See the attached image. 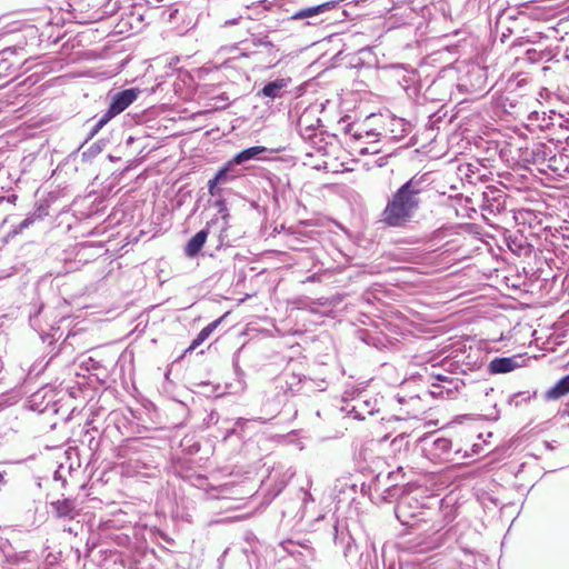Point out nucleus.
Wrapping results in <instances>:
<instances>
[{
	"instance_id": "obj_1",
	"label": "nucleus",
	"mask_w": 569,
	"mask_h": 569,
	"mask_svg": "<svg viewBox=\"0 0 569 569\" xmlns=\"http://www.w3.org/2000/svg\"><path fill=\"white\" fill-rule=\"evenodd\" d=\"M430 184L429 172L412 176L392 193L381 213V221L391 228L405 227L421 208Z\"/></svg>"
},
{
	"instance_id": "obj_2",
	"label": "nucleus",
	"mask_w": 569,
	"mask_h": 569,
	"mask_svg": "<svg viewBox=\"0 0 569 569\" xmlns=\"http://www.w3.org/2000/svg\"><path fill=\"white\" fill-rule=\"evenodd\" d=\"M29 322L31 328L39 333L43 343L49 348V359L46 361L47 367L60 352L61 347H57L56 333L60 330L58 326L57 316H53V310H48L43 303L32 305L29 311Z\"/></svg>"
},
{
	"instance_id": "obj_3",
	"label": "nucleus",
	"mask_w": 569,
	"mask_h": 569,
	"mask_svg": "<svg viewBox=\"0 0 569 569\" xmlns=\"http://www.w3.org/2000/svg\"><path fill=\"white\" fill-rule=\"evenodd\" d=\"M333 542L342 549L343 557L350 562L359 558L360 569H378L376 550L361 551L353 537L346 528H340L336 522L333 525Z\"/></svg>"
},
{
	"instance_id": "obj_4",
	"label": "nucleus",
	"mask_w": 569,
	"mask_h": 569,
	"mask_svg": "<svg viewBox=\"0 0 569 569\" xmlns=\"http://www.w3.org/2000/svg\"><path fill=\"white\" fill-rule=\"evenodd\" d=\"M307 380L306 377L298 375H290L284 380L279 379L276 386V393L272 399L267 398L262 403V410L269 413L271 417L277 416L280 412L282 405L287 401V396H291L300 392L302 389V381Z\"/></svg>"
},
{
	"instance_id": "obj_5",
	"label": "nucleus",
	"mask_w": 569,
	"mask_h": 569,
	"mask_svg": "<svg viewBox=\"0 0 569 569\" xmlns=\"http://www.w3.org/2000/svg\"><path fill=\"white\" fill-rule=\"evenodd\" d=\"M403 486L395 483L383 490L382 498L387 501L398 499L395 508L396 517L402 525H410L409 518H415L416 513L411 510L410 498L403 496Z\"/></svg>"
},
{
	"instance_id": "obj_6",
	"label": "nucleus",
	"mask_w": 569,
	"mask_h": 569,
	"mask_svg": "<svg viewBox=\"0 0 569 569\" xmlns=\"http://www.w3.org/2000/svg\"><path fill=\"white\" fill-rule=\"evenodd\" d=\"M239 166L233 162L232 159L227 161L208 181V192L212 197H217L220 194L221 189L219 186L227 184L229 182H232L233 180L241 177V170L238 168Z\"/></svg>"
},
{
	"instance_id": "obj_7",
	"label": "nucleus",
	"mask_w": 569,
	"mask_h": 569,
	"mask_svg": "<svg viewBox=\"0 0 569 569\" xmlns=\"http://www.w3.org/2000/svg\"><path fill=\"white\" fill-rule=\"evenodd\" d=\"M423 450L427 457L432 461H449L452 453V442L445 437L426 439Z\"/></svg>"
},
{
	"instance_id": "obj_8",
	"label": "nucleus",
	"mask_w": 569,
	"mask_h": 569,
	"mask_svg": "<svg viewBox=\"0 0 569 569\" xmlns=\"http://www.w3.org/2000/svg\"><path fill=\"white\" fill-rule=\"evenodd\" d=\"M336 6V1H327L317 6L301 8L291 16V20H306L308 26H317L325 21L323 14Z\"/></svg>"
},
{
	"instance_id": "obj_9",
	"label": "nucleus",
	"mask_w": 569,
	"mask_h": 569,
	"mask_svg": "<svg viewBox=\"0 0 569 569\" xmlns=\"http://www.w3.org/2000/svg\"><path fill=\"white\" fill-rule=\"evenodd\" d=\"M140 89L128 88L121 91L108 93L109 108L118 116L132 104L140 94Z\"/></svg>"
},
{
	"instance_id": "obj_10",
	"label": "nucleus",
	"mask_w": 569,
	"mask_h": 569,
	"mask_svg": "<svg viewBox=\"0 0 569 569\" xmlns=\"http://www.w3.org/2000/svg\"><path fill=\"white\" fill-rule=\"evenodd\" d=\"M482 211L496 216L506 209V196L496 188H488L481 196Z\"/></svg>"
},
{
	"instance_id": "obj_11",
	"label": "nucleus",
	"mask_w": 569,
	"mask_h": 569,
	"mask_svg": "<svg viewBox=\"0 0 569 569\" xmlns=\"http://www.w3.org/2000/svg\"><path fill=\"white\" fill-rule=\"evenodd\" d=\"M519 356L496 357L488 365V372L491 375L507 373L520 367Z\"/></svg>"
},
{
	"instance_id": "obj_12",
	"label": "nucleus",
	"mask_w": 569,
	"mask_h": 569,
	"mask_svg": "<svg viewBox=\"0 0 569 569\" xmlns=\"http://www.w3.org/2000/svg\"><path fill=\"white\" fill-rule=\"evenodd\" d=\"M129 466L137 473L148 475L149 470L158 468V462L152 456L151 451H143L136 458H131L129 460Z\"/></svg>"
},
{
	"instance_id": "obj_13",
	"label": "nucleus",
	"mask_w": 569,
	"mask_h": 569,
	"mask_svg": "<svg viewBox=\"0 0 569 569\" xmlns=\"http://www.w3.org/2000/svg\"><path fill=\"white\" fill-rule=\"evenodd\" d=\"M290 81V78H278L276 80L269 81L262 87L261 90L258 91L257 96L270 98L272 100L276 98H281Z\"/></svg>"
},
{
	"instance_id": "obj_14",
	"label": "nucleus",
	"mask_w": 569,
	"mask_h": 569,
	"mask_svg": "<svg viewBox=\"0 0 569 569\" xmlns=\"http://www.w3.org/2000/svg\"><path fill=\"white\" fill-rule=\"evenodd\" d=\"M52 513L59 519L71 520L77 516L76 505L72 499L64 498L50 503Z\"/></svg>"
},
{
	"instance_id": "obj_15",
	"label": "nucleus",
	"mask_w": 569,
	"mask_h": 569,
	"mask_svg": "<svg viewBox=\"0 0 569 569\" xmlns=\"http://www.w3.org/2000/svg\"><path fill=\"white\" fill-rule=\"evenodd\" d=\"M209 231L207 228H204L199 230L194 236H192L184 247V254L188 258L197 257L201 251L202 247L204 246Z\"/></svg>"
},
{
	"instance_id": "obj_16",
	"label": "nucleus",
	"mask_w": 569,
	"mask_h": 569,
	"mask_svg": "<svg viewBox=\"0 0 569 569\" xmlns=\"http://www.w3.org/2000/svg\"><path fill=\"white\" fill-rule=\"evenodd\" d=\"M267 152V148L262 146H253L246 148L236 153L231 159L238 166H242L251 160H259L261 156Z\"/></svg>"
},
{
	"instance_id": "obj_17",
	"label": "nucleus",
	"mask_w": 569,
	"mask_h": 569,
	"mask_svg": "<svg viewBox=\"0 0 569 569\" xmlns=\"http://www.w3.org/2000/svg\"><path fill=\"white\" fill-rule=\"evenodd\" d=\"M222 318H219L209 325H207L204 328L201 329V331L197 335V337L192 340L190 346L186 349L184 353L191 352L194 349H197L200 345H202L210 335L217 329V327L221 323Z\"/></svg>"
},
{
	"instance_id": "obj_18",
	"label": "nucleus",
	"mask_w": 569,
	"mask_h": 569,
	"mask_svg": "<svg viewBox=\"0 0 569 569\" xmlns=\"http://www.w3.org/2000/svg\"><path fill=\"white\" fill-rule=\"evenodd\" d=\"M568 393H569V375L562 377L560 380H558L556 382V385L553 387L548 389L545 393V399L548 401L558 400Z\"/></svg>"
},
{
	"instance_id": "obj_19",
	"label": "nucleus",
	"mask_w": 569,
	"mask_h": 569,
	"mask_svg": "<svg viewBox=\"0 0 569 569\" xmlns=\"http://www.w3.org/2000/svg\"><path fill=\"white\" fill-rule=\"evenodd\" d=\"M118 0H108L104 1L103 7L99 8L94 12H92L89 18L93 20H101L107 16L113 14L119 9Z\"/></svg>"
},
{
	"instance_id": "obj_20",
	"label": "nucleus",
	"mask_w": 569,
	"mask_h": 569,
	"mask_svg": "<svg viewBox=\"0 0 569 569\" xmlns=\"http://www.w3.org/2000/svg\"><path fill=\"white\" fill-rule=\"evenodd\" d=\"M375 408L371 406L370 400H357V405L352 406L350 412L355 413V418L363 420L366 415H373Z\"/></svg>"
},
{
	"instance_id": "obj_21",
	"label": "nucleus",
	"mask_w": 569,
	"mask_h": 569,
	"mask_svg": "<svg viewBox=\"0 0 569 569\" xmlns=\"http://www.w3.org/2000/svg\"><path fill=\"white\" fill-rule=\"evenodd\" d=\"M106 147L104 140H98L82 151L81 157L84 161H89L97 157Z\"/></svg>"
},
{
	"instance_id": "obj_22",
	"label": "nucleus",
	"mask_w": 569,
	"mask_h": 569,
	"mask_svg": "<svg viewBox=\"0 0 569 569\" xmlns=\"http://www.w3.org/2000/svg\"><path fill=\"white\" fill-rule=\"evenodd\" d=\"M533 396H535V392L530 393L529 391L516 392L510 396L509 403L515 405L516 407H519L522 403L529 401Z\"/></svg>"
},
{
	"instance_id": "obj_23",
	"label": "nucleus",
	"mask_w": 569,
	"mask_h": 569,
	"mask_svg": "<svg viewBox=\"0 0 569 569\" xmlns=\"http://www.w3.org/2000/svg\"><path fill=\"white\" fill-rule=\"evenodd\" d=\"M382 563L383 569H399L400 566L405 565L397 561L395 555L389 556L386 548L382 549Z\"/></svg>"
},
{
	"instance_id": "obj_24",
	"label": "nucleus",
	"mask_w": 569,
	"mask_h": 569,
	"mask_svg": "<svg viewBox=\"0 0 569 569\" xmlns=\"http://www.w3.org/2000/svg\"><path fill=\"white\" fill-rule=\"evenodd\" d=\"M212 206L217 209L218 214L221 217V219L227 223L229 218L227 201L222 198L216 199Z\"/></svg>"
},
{
	"instance_id": "obj_25",
	"label": "nucleus",
	"mask_w": 569,
	"mask_h": 569,
	"mask_svg": "<svg viewBox=\"0 0 569 569\" xmlns=\"http://www.w3.org/2000/svg\"><path fill=\"white\" fill-rule=\"evenodd\" d=\"M104 0H81L79 3V7L81 10L84 7L92 8L93 12L98 10L99 8L103 7Z\"/></svg>"
},
{
	"instance_id": "obj_26",
	"label": "nucleus",
	"mask_w": 569,
	"mask_h": 569,
	"mask_svg": "<svg viewBox=\"0 0 569 569\" xmlns=\"http://www.w3.org/2000/svg\"><path fill=\"white\" fill-rule=\"evenodd\" d=\"M236 375L238 377V381H237V385L234 386L232 392H241L246 389V382L243 380V372L240 371L239 368H236Z\"/></svg>"
},
{
	"instance_id": "obj_27",
	"label": "nucleus",
	"mask_w": 569,
	"mask_h": 569,
	"mask_svg": "<svg viewBox=\"0 0 569 569\" xmlns=\"http://www.w3.org/2000/svg\"><path fill=\"white\" fill-rule=\"evenodd\" d=\"M40 216H37L36 213H32L30 216H28L26 219H23L20 223H19V231H22L23 229H27L29 226H31L36 218H39ZM16 232H18V230H16Z\"/></svg>"
},
{
	"instance_id": "obj_28",
	"label": "nucleus",
	"mask_w": 569,
	"mask_h": 569,
	"mask_svg": "<svg viewBox=\"0 0 569 569\" xmlns=\"http://www.w3.org/2000/svg\"><path fill=\"white\" fill-rule=\"evenodd\" d=\"M117 114L108 107L107 111L98 119L103 127Z\"/></svg>"
},
{
	"instance_id": "obj_29",
	"label": "nucleus",
	"mask_w": 569,
	"mask_h": 569,
	"mask_svg": "<svg viewBox=\"0 0 569 569\" xmlns=\"http://www.w3.org/2000/svg\"><path fill=\"white\" fill-rule=\"evenodd\" d=\"M253 43L256 46H263V47L270 48V49L274 48L273 43L268 40V37L257 38L253 40Z\"/></svg>"
},
{
	"instance_id": "obj_30",
	"label": "nucleus",
	"mask_w": 569,
	"mask_h": 569,
	"mask_svg": "<svg viewBox=\"0 0 569 569\" xmlns=\"http://www.w3.org/2000/svg\"><path fill=\"white\" fill-rule=\"evenodd\" d=\"M102 128H103V124H101L100 121L97 120V122L90 129V132L87 137V141L92 139Z\"/></svg>"
},
{
	"instance_id": "obj_31",
	"label": "nucleus",
	"mask_w": 569,
	"mask_h": 569,
	"mask_svg": "<svg viewBox=\"0 0 569 569\" xmlns=\"http://www.w3.org/2000/svg\"><path fill=\"white\" fill-rule=\"evenodd\" d=\"M482 450H483L482 445H480V443H475V445H472V447H471V453H469L468 451H466V452H465V457H470L471 455H479V453H481V452H482Z\"/></svg>"
},
{
	"instance_id": "obj_32",
	"label": "nucleus",
	"mask_w": 569,
	"mask_h": 569,
	"mask_svg": "<svg viewBox=\"0 0 569 569\" xmlns=\"http://www.w3.org/2000/svg\"><path fill=\"white\" fill-rule=\"evenodd\" d=\"M399 569H425L422 565L406 562L403 566H400Z\"/></svg>"
},
{
	"instance_id": "obj_33",
	"label": "nucleus",
	"mask_w": 569,
	"mask_h": 569,
	"mask_svg": "<svg viewBox=\"0 0 569 569\" xmlns=\"http://www.w3.org/2000/svg\"><path fill=\"white\" fill-rule=\"evenodd\" d=\"M396 123L401 126V136H403L408 132L409 123L406 122L403 119L396 120Z\"/></svg>"
},
{
	"instance_id": "obj_34",
	"label": "nucleus",
	"mask_w": 569,
	"mask_h": 569,
	"mask_svg": "<svg viewBox=\"0 0 569 569\" xmlns=\"http://www.w3.org/2000/svg\"><path fill=\"white\" fill-rule=\"evenodd\" d=\"M436 379H437L439 382H441V383H449V385H451V383L453 382V381H452V379H450V378H449V377H447V376H442V375L437 376V377H436Z\"/></svg>"
},
{
	"instance_id": "obj_35",
	"label": "nucleus",
	"mask_w": 569,
	"mask_h": 569,
	"mask_svg": "<svg viewBox=\"0 0 569 569\" xmlns=\"http://www.w3.org/2000/svg\"><path fill=\"white\" fill-rule=\"evenodd\" d=\"M355 130H356V126L353 123H348L345 127V132L347 134H350L351 137H352V133L355 132Z\"/></svg>"
},
{
	"instance_id": "obj_36",
	"label": "nucleus",
	"mask_w": 569,
	"mask_h": 569,
	"mask_svg": "<svg viewBox=\"0 0 569 569\" xmlns=\"http://www.w3.org/2000/svg\"><path fill=\"white\" fill-rule=\"evenodd\" d=\"M365 131H359L358 129L355 130V132L352 133V138L355 140H361L365 138Z\"/></svg>"
},
{
	"instance_id": "obj_37",
	"label": "nucleus",
	"mask_w": 569,
	"mask_h": 569,
	"mask_svg": "<svg viewBox=\"0 0 569 569\" xmlns=\"http://www.w3.org/2000/svg\"><path fill=\"white\" fill-rule=\"evenodd\" d=\"M365 138L370 140V139H373L375 137H377V133L375 131H369V130H366L365 131Z\"/></svg>"
},
{
	"instance_id": "obj_38",
	"label": "nucleus",
	"mask_w": 569,
	"mask_h": 569,
	"mask_svg": "<svg viewBox=\"0 0 569 569\" xmlns=\"http://www.w3.org/2000/svg\"><path fill=\"white\" fill-rule=\"evenodd\" d=\"M16 52V47H7L4 48L1 53L2 54H6V53H14Z\"/></svg>"
},
{
	"instance_id": "obj_39",
	"label": "nucleus",
	"mask_w": 569,
	"mask_h": 569,
	"mask_svg": "<svg viewBox=\"0 0 569 569\" xmlns=\"http://www.w3.org/2000/svg\"><path fill=\"white\" fill-rule=\"evenodd\" d=\"M60 469H62V466H60L59 469L54 471V475H53V479L54 480H62V476L60 473Z\"/></svg>"
},
{
	"instance_id": "obj_40",
	"label": "nucleus",
	"mask_w": 569,
	"mask_h": 569,
	"mask_svg": "<svg viewBox=\"0 0 569 569\" xmlns=\"http://www.w3.org/2000/svg\"><path fill=\"white\" fill-rule=\"evenodd\" d=\"M246 422H247V420L244 418H238L236 421V426L242 428Z\"/></svg>"
},
{
	"instance_id": "obj_41",
	"label": "nucleus",
	"mask_w": 569,
	"mask_h": 569,
	"mask_svg": "<svg viewBox=\"0 0 569 569\" xmlns=\"http://www.w3.org/2000/svg\"><path fill=\"white\" fill-rule=\"evenodd\" d=\"M236 432V429L234 428H231L229 430H227L224 437H223V440H227L231 435H233Z\"/></svg>"
},
{
	"instance_id": "obj_42",
	"label": "nucleus",
	"mask_w": 569,
	"mask_h": 569,
	"mask_svg": "<svg viewBox=\"0 0 569 569\" xmlns=\"http://www.w3.org/2000/svg\"><path fill=\"white\" fill-rule=\"evenodd\" d=\"M376 152H377V150L369 151V149H368V148H362V149L360 150V153H361V154H366V153H376Z\"/></svg>"
},
{
	"instance_id": "obj_43",
	"label": "nucleus",
	"mask_w": 569,
	"mask_h": 569,
	"mask_svg": "<svg viewBox=\"0 0 569 569\" xmlns=\"http://www.w3.org/2000/svg\"><path fill=\"white\" fill-rule=\"evenodd\" d=\"M305 502L309 501V500H313L311 495L309 492H306L305 493V498H303Z\"/></svg>"
},
{
	"instance_id": "obj_44",
	"label": "nucleus",
	"mask_w": 569,
	"mask_h": 569,
	"mask_svg": "<svg viewBox=\"0 0 569 569\" xmlns=\"http://www.w3.org/2000/svg\"><path fill=\"white\" fill-rule=\"evenodd\" d=\"M306 121V114H303L300 119H299V126L301 127L303 124V122Z\"/></svg>"
},
{
	"instance_id": "obj_45",
	"label": "nucleus",
	"mask_w": 569,
	"mask_h": 569,
	"mask_svg": "<svg viewBox=\"0 0 569 569\" xmlns=\"http://www.w3.org/2000/svg\"><path fill=\"white\" fill-rule=\"evenodd\" d=\"M4 482V477H3V473L0 472V483H3Z\"/></svg>"
},
{
	"instance_id": "obj_46",
	"label": "nucleus",
	"mask_w": 569,
	"mask_h": 569,
	"mask_svg": "<svg viewBox=\"0 0 569 569\" xmlns=\"http://www.w3.org/2000/svg\"><path fill=\"white\" fill-rule=\"evenodd\" d=\"M6 33V31L0 30V38H2Z\"/></svg>"
},
{
	"instance_id": "obj_47",
	"label": "nucleus",
	"mask_w": 569,
	"mask_h": 569,
	"mask_svg": "<svg viewBox=\"0 0 569 569\" xmlns=\"http://www.w3.org/2000/svg\"><path fill=\"white\" fill-rule=\"evenodd\" d=\"M392 477H393V472H390V473L388 475V478H392Z\"/></svg>"
}]
</instances>
